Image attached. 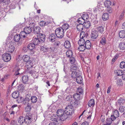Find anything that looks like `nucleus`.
<instances>
[{
  "instance_id": "obj_1",
  "label": "nucleus",
  "mask_w": 125,
  "mask_h": 125,
  "mask_svg": "<svg viewBox=\"0 0 125 125\" xmlns=\"http://www.w3.org/2000/svg\"><path fill=\"white\" fill-rule=\"evenodd\" d=\"M57 115L60 118V120L58 119V121L61 122L66 120L68 117V115L63 110L59 109L57 112Z\"/></svg>"
},
{
  "instance_id": "obj_2",
  "label": "nucleus",
  "mask_w": 125,
  "mask_h": 125,
  "mask_svg": "<svg viewBox=\"0 0 125 125\" xmlns=\"http://www.w3.org/2000/svg\"><path fill=\"white\" fill-rule=\"evenodd\" d=\"M33 115L30 112L26 113L25 116V123L27 125H29L33 121Z\"/></svg>"
},
{
  "instance_id": "obj_3",
  "label": "nucleus",
  "mask_w": 125,
  "mask_h": 125,
  "mask_svg": "<svg viewBox=\"0 0 125 125\" xmlns=\"http://www.w3.org/2000/svg\"><path fill=\"white\" fill-rule=\"evenodd\" d=\"M55 33L56 36L58 38H61L64 35V31L61 27L57 28L55 30Z\"/></svg>"
},
{
  "instance_id": "obj_4",
  "label": "nucleus",
  "mask_w": 125,
  "mask_h": 125,
  "mask_svg": "<svg viewBox=\"0 0 125 125\" xmlns=\"http://www.w3.org/2000/svg\"><path fill=\"white\" fill-rule=\"evenodd\" d=\"M68 115H71L74 112L73 107L72 106L68 105L65 108L64 110Z\"/></svg>"
},
{
  "instance_id": "obj_5",
  "label": "nucleus",
  "mask_w": 125,
  "mask_h": 125,
  "mask_svg": "<svg viewBox=\"0 0 125 125\" xmlns=\"http://www.w3.org/2000/svg\"><path fill=\"white\" fill-rule=\"evenodd\" d=\"M11 59L10 55L8 53L3 54L2 56V59L5 62L9 61Z\"/></svg>"
},
{
  "instance_id": "obj_6",
  "label": "nucleus",
  "mask_w": 125,
  "mask_h": 125,
  "mask_svg": "<svg viewBox=\"0 0 125 125\" xmlns=\"http://www.w3.org/2000/svg\"><path fill=\"white\" fill-rule=\"evenodd\" d=\"M88 34L87 31L84 32V31H82L80 34V38L84 39V40L87 38Z\"/></svg>"
},
{
  "instance_id": "obj_7",
  "label": "nucleus",
  "mask_w": 125,
  "mask_h": 125,
  "mask_svg": "<svg viewBox=\"0 0 125 125\" xmlns=\"http://www.w3.org/2000/svg\"><path fill=\"white\" fill-rule=\"evenodd\" d=\"M119 48L121 50H125V41L121 42L119 44Z\"/></svg>"
},
{
  "instance_id": "obj_8",
  "label": "nucleus",
  "mask_w": 125,
  "mask_h": 125,
  "mask_svg": "<svg viewBox=\"0 0 125 125\" xmlns=\"http://www.w3.org/2000/svg\"><path fill=\"white\" fill-rule=\"evenodd\" d=\"M57 37L56 35H55L54 34H52L49 37L50 41L52 42H54Z\"/></svg>"
},
{
  "instance_id": "obj_9",
  "label": "nucleus",
  "mask_w": 125,
  "mask_h": 125,
  "mask_svg": "<svg viewBox=\"0 0 125 125\" xmlns=\"http://www.w3.org/2000/svg\"><path fill=\"white\" fill-rule=\"evenodd\" d=\"M70 104H71L70 106H72L73 107V106L75 107L77 106L78 105V102L77 100L74 99L72 100L70 102Z\"/></svg>"
},
{
  "instance_id": "obj_10",
  "label": "nucleus",
  "mask_w": 125,
  "mask_h": 125,
  "mask_svg": "<svg viewBox=\"0 0 125 125\" xmlns=\"http://www.w3.org/2000/svg\"><path fill=\"white\" fill-rule=\"evenodd\" d=\"M33 64L31 61H30L26 63V68L28 69H30L32 67Z\"/></svg>"
},
{
  "instance_id": "obj_11",
  "label": "nucleus",
  "mask_w": 125,
  "mask_h": 125,
  "mask_svg": "<svg viewBox=\"0 0 125 125\" xmlns=\"http://www.w3.org/2000/svg\"><path fill=\"white\" fill-rule=\"evenodd\" d=\"M50 23L48 21L45 22L44 21H42L40 22L39 24L40 26L44 27L45 26H48Z\"/></svg>"
},
{
  "instance_id": "obj_12",
  "label": "nucleus",
  "mask_w": 125,
  "mask_h": 125,
  "mask_svg": "<svg viewBox=\"0 0 125 125\" xmlns=\"http://www.w3.org/2000/svg\"><path fill=\"white\" fill-rule=\"evenodd\" d=\"M41 28L39 26H37L34 27L33 31L35 34H38L40 32Z\"/></svg>"
},
{
  "instance_id": "obj_13",
  "label": "nucleus",
  "mask_w": 125,
  "mask_h": 125,
  "mask_svg": "<svg viewBox=\"0 0 125 125\" xmlns=\"http://www.w3.org/2000/svg\"><path fill=\"white\" fill-rule=\"evenodd\" d=\"M26 120L25 118L24 117L21 116L18 118V121L19 123L21 124L23 123L24 122H25Z\"/></svg>"
},
{
  "instance_id": "obj_14",
  "label": "nucleus",
  "mask_w": 125,
  "mask_h": 125,
  "mask_svg": "<svg viewBox=\"0 0 125 125\" xmlns=\"http://www.w3.org/2000/svg\"><path fill=\"white\" fill-rule=\"evenodd\" d=\"M98 32L96 31H93L91 34V38L93 39L96 38L98 36Z\"/></svg>"
},
{
  "instance_id": "obj_15",
  "label": "nucleus",
  "mask_w": 125,
  "mask_h": 125,
  "mask_svg": "<svg viewBox=\"0 0 125 125\" xmlns=\"http://www.w3.org/2000/svg\"><path fill=\"white\" fill-rule=\"evenodd\" d=\"M15 48L13 44H10L8 48V51L12 53L14 51Z\"/></svg>"
},
{
  "instance_id": "obj_16",
  "label": "nucleus",
  "mask_w": 125,
  "mask_h": 125,
  "mask_svg": "<svg viewBox=\"0 0 125 125\" xmlns=\"http://www.w3.org/2000/svg\"><path fill=\"white\" fill-rule=\"evenodd\" d=\"M24 30L26 34H29L32 31L31 28L28 27H25L24 29Z\"/></svg>"
},
{
  "instance_id": "obj_17",
  "label": "nucleus",
  "mask_w": 125,
  "mask_h": 125,
  "mask_svg": "<svg viewBox=\"0 0 125 125\" xmlns=\"http://www.w3.org/2000/svg\"><path fill=\"white\" fill-rule=\"evenodd\" d=\"M76 81L78 83L80 84L82 82L83 78L79 74L76 78Z\"/></svg>"
},
{
  "instance_id": "obj_18",
  "label": "nucleus",
  "mask_w": 125,
  "mask_h": 125,
  "mask_svg": "<svg viewBox=\"0 0 125 125\" xmlns=\"http://www.w3.org/2000/svg\"><path fill=\"white\" fill-rule=\"evenodd\" d=\"M22 80L24 83H26L28 80V77L27 75H24L22 77Z\"/></svg>"
},
{
  "instance_id": "obj_19",
  "label": "nucleus",
  "mask_w": 125,
  "mask_h": 125,
  "mask_svg": "<svg viewBox=\"0 0 125 125\" xmlns=\"http://www.w3.org/2000/svg\"><path fill=\"white\" fill-rule=\"evenodd\" d=\"M84 44L86 48V49H90L91 48V43L90 42L89 40H87L86 42H85Z\"/></svg>"
},
{
  "instance_id": "obj_20",
  "label": "nucleus",
  "mask_w": 125,
  "mask_h": 125,
  "mask_svg": "<svg viewBox=\"0 0 125 125\" xmlns=\"http://www.w3.org/2000/svg\"><path fill=\"white\" fill-rule=\"evenodd\" d=\"M97 31L101 33H102L104 31V28L102 26H100L97 27Z\"/></svg>"
},
{
  "instance_id": "obj_21",
  "label": "nucleus",
  "mask_w": 125,
  "mask_h": 125,
  "mask_svg": "<svg viewBox=\"0 0 125 125\" xmlns=\"http://www.w3.org/2000/svg\"><path fill=\"white\" fill-rule=\"evenodd\" d=\"M109 15L107 13H104L102 16V19L104 21H105L109 19Z\"/></svg>"
},
{
  "instance_id": "obj_22",
  "label": "nucleus",
  "mask_w": 125,
  "mask_h": 125,
  "mask_svg": "<svg viewBox=\"0 0 125 125\" xmlns=\"http://www.w3.org/2000/svg\"><path fill=\"white\" fill-rule=\"evenodd\" d=\"M119 36L120 38H125V31H121L119 33Z\"/></svg>"
},
{
  "instance_id": "obj_23",
  "label": "nucleus",
  "mask_w": 125,
  "mask_h": 125,
  "mask_svg": "<svg viewBox=\"0 0 125 125\" xmlns=\"http://www.w3.org/2000/svg\"><path fill=\"white\" fill-rule=\"evenodd\" d=\"M72 72V73L71 74V76L73 78H76L79 75V74H78L77 73L76 71Z\"/></svg>"
},
{
  "instance_id": "obj_24",
  "label": "nucleus",
  "mask_w": 125,
  "mask_h": 125,
  "mask_svg": "<svg viewBox=\"0 0 125 125\" xmlns=\"http://www.w3.org/2000/svg\"><path fill=\"white\" fill-rule=\"evenodd\" d=\"M35 44L32 43H31L29 44L27 46L28 48L31 51L35 47Z\"/></svg>"
},
{
  "instance_id": "obj_25",
  "label": "nucleus",
  "mask_w": 125,
  "mask_h": 125,
  "mask_svg": "<svg viewBox=\"0 0 125 125\" xmlns=\"http://www.w3.org/2000/svg\"><path fill=\"white\" fill-rule=\"evenodd\" d=\"M40 42H41V41L39 38H34L33 41V43L35 45H36L38 44Z\"/></svg>"
},
{
  "instance_id": "obj_26",
  "label": "nucleus",
  "mask_w": 125,
  "mask_h": 125,
  "mask_svg": "<svg viewBox=\"0 0 125 125\" xmlns=\"http://www.w3.org/2000/svg\"><path fill=\"white\" fill-rule=\"evenodd\" d=\"M21 37L20 35L16 34L14 37V40L16 42H19L20 39Z\"/></svg>"
},
{
  "instance_id": "obj_27",
  "label": "nucleus",
  "mask_w": 125,
  "mask_h": 125,
  "mask_svg": "<svg viewBox=\"0 0 125 125\" xmlns=\"http://www.w3.org/2000/svg\"><path fill=\"white\" fill-rule=\"evenodd\" d=\"M117 102L120 105L123 104L125 103V100L124 99L121 97L118 100Z\"/></svg>"
},
{
  "instance_id": "obj_28",
  "label": "nucleus",
  "mask_w": 125,
  "mask_h": 125,
  "mask_svg": "<svg viewBox=\"0 0 125 125\" xmlns=\"http://www.w3.org/2000/svg\"><path fill=\"white\" fill-rule=\"evenodd\" d=\"M85 42L84 39L80 38V39H79L78 43L79 45H84Z\"/></svg>"
},
{
  "instance_id": "obj_29",
  "label": "nucleus",
  "mask_w": 125,
  "mask_h": 125,
  "mask_svg": "<svg viewBox=\"0 0 125 125\" xmlns=\"http://www.w3.org/2000/svg\"><path fill=\"white\" fill-rule=\"evenodd\" d=\"M54 122L50 123L48 125H58V121L57 119L54 118Z\"/></svg>"
},
{
  "instance_id": "obj_30",
  "label": "nucleus",
  "mask_w": 125,
  "mask_h": 125,
  "mask_svg": "<svg viewBox=\"0 0 125 125\" xmlns=\"http://www.w3.org/2000/svg\"><path fill=\"white\" fill-rule=\"evenodd\" d=\"M91 25V23L89 21H85L83 24V26L86 28H89Z\"/></svg>"
},
{
  "instance_id": "obj_31",
  "label": "nucleus",
  "mask_w": 125,
  "mask_h": 125,
  "mask_svg": "<svg viewBox=\"0 0 125 125\" xmlns=\"http://www.w3.org/2000/svg\"><path fill=\"white\" fill-rule=\"evenodd\" d=\"M89 106L91 107L92 106L93 107L94 105V100L93 99L90 100L88 103Z\"/></svg>"
},
{
  "instance_id": "obj_32",
  "label": "nucleus",
  "mask_w": 125,
  "mask_h": 125,
  "mask_svg": "<svg viewBox=\"0 0 125 125\" xmlns=\"http://www.w3.org/2000/svg\"><path fill=\"white\" fill-rule=\"evenodd\" d=\"M115 73L118 76H121L123 74L122 71L120 70H117L115 71Z\"/></svg>"
},
{
  "instance_id": "obj_33",
  "label": "nucleus",
  "mask_w": 125,
  "mask_h": 125,
  "mask_svg": "<svg viewBox=\"0 0 125 125\" xmlns=\"http://www.w3.org/2000/svg\"><path fill=\"white\" fill-rule=\"evenodd\" d=\"M19 93L18 92H13L12 94V97L16 99L18 97Z\"/></svg>"
},
{
  "instance_id": "obj_34",
  "label": "nucleus",
  "mask_w": 125,
  "mask_h": 125,
  "mask_svg": "<svg viewBox=\"0 0 125 125\" xmlns=\"http://www.w3.org/2000/svg\"><path fill=\"white\" fill-rule=\"evenodd\" d=\"M64 46L66 48H69L71 47L70 43L69 41H66L64 43Z\"/></svg>"
},
{
  "instance_id": "obj_35",
  "label": "nucleus",
  "mask_w": 125,
  "mask_h": 125,
  "mask_svg": "<svg viewBox=\"0 0 125 125\" xmlns=\"http://www.w3.org/2000/svg\"><path fill=\"white\" fill-rule=\"evenodd\" d=\"M66 54L68 58H70L72 57L73 55L72 52L71 50H69L66 52Z\"/></svg>"
},
{
  "instance_id": "obj_36",
  "label": "nucleus",
  "mask_w": 125,
  "mask_h": 125,
  "mask_svg": "<svg viewBox=\"0 0 125 125\" xmlns=\"http://www.w3.org/2000/svg\"><path fill=\"white\" fill-rule=\"evenodd\" d=\"M74 99L77 100L80 98V95L78 93H75L73 95Z\"/></svg>"
},
{
  "instance_id": "obj_37",
  "label": "nucleus",
  "mask_w": 125,
  "mask_h": 125,
  "mask_svg": "<svg viewBox=\"0 0 125 125\" xmlns=\"http://www.w3.org/2000/svg\"><path fill=\"white\" fill-rule=\"evenodd\" d=\"M69 25L67 24H64L62 26V27L61 28L63 29V30L66 31V30L68 29L69 28Z\"/></svg>"
},
{
  "instance_id": "obj_38",
  "label": "nucleus",
  "mask_w": 125,
  "mask_h": 125,
  "mask_svg": "<svg viewBox=\"0 0 125 125\" xmlns=\"http://www.w3.org/2000/svg\"><path fill=\"white\" fill-rule=\"evenodd\" d=\"M104 5L107 7H109L111 4V2L109 0L105 1L104 2Z\"/></svg>"
},
{
  "instance_id": "obj_39",
  "label": "nucleus",
  "mask_w": 125,
  "mask_h": 125,
  "mask_svg": "<svg viewBox=\"0 0 125 125\" xmlns=\"http://www.w3.org/2000/svg\"><path fill=\"white\" fill-rule=\"evenodd\" d=\"M83 24L82 25V24L78 25L77 26V29L79 31H81L83 29Z\"/></svg>"
},
{
  "instance_id": "obj_40",
  "label": "nucleus",
  "mask_w": 125,
  "mask_h": 125,
  "mask_svg": "<svg viewBox=\"0 0 125 125\" xmlns=\"http://www.w3.org/2000/svg\"><path fill=\"white\" fill-rule=\"evenodd\" d=\"M39 39L41 41V42H43L45 40V35H44L40 34V35Z\"/></svg>"
},
{
  "instance_id": "obj_41",
  "label": "nucleus",
  "mask_w": 125,
  "mask_h": 125,
  "mask_svg": "<svg viewBox=\"0 0 125 125\" xmlns=\"http://www.w3.org/2000/svg\"><path fill=\"white\" fill-rule=\"evenodd\" d=\"M30 100V99H29V98L26 97L24 99L23 102L24 104H27L28 105V104H30V103L29 102Z\"/></svg>"
},
{
  "instance_id": "obj_42",
  "label": "nucleus",
  "mask_w": 125,
  "mask_h": 125,
  "mask_svg": "<svg viewBox=\"0 0 125 125\" xmlns=\"http://www.w3.org/2000/svg\"><path fill=\"white\" fill-rule=\"evenodd\" d=\"M85 21L82 18H79L78 20V22L79 23V24H82V25L83 24Z\"/></svg>"
},
{
  "instance_id": "obj_43",
  "label": "nucleus",
  "mask_w": 125,
  "mask_h": 125,
  "mask_svg": "<svg viewBox=\"0 0 125 125\" xmlns=\"http://www.w3.org/2000/svg\"><path fill=\"white\" fill-rule=\"evenodd\" d=\"M31 109V106L30 104H28L27 106L25 108V111L26 112H30Z\"/></svg>"
},
{
  "instance_id": "obj_44",
  "label": "nucleus",
  "mask_w": 125,
  "mask_h": 125,
  "mask_svg": "<svg viewBox=\"0 0 125 125\" xmlns=\"http://www.w3.org/2000/svg\"><path fill=\"white\" fill-rule=\"evenodd\" d=\"M78 69V68L76 65L74 64L72 65L71 67V71H76Z\"/></svg>"
},
{
  "instance_id": "obj_45",
  "label": "nucleus",
  "mask_w": 125,
  "mask_h": 125,
  "mask_svg": "<svg viewBox=\"0 0 125 125\" xmlns=\"http://www.w3.org/2000/svg\"><path fill=\"white\" fill-rule=\"evenodd\" d=\"M79 46H80L78 49L80 50V51H83L85 50L86 47L85 45H81Z\"/></svg>"
},
{
  "instance_id": "obj_46",
  "label": "nucleus",
  "mask_w": 125,
  "mask_h": 125,
  "mask_svg": "<svg viewBox=\"0 0 125 125\" xmlns=\"http://www.w3.org/2000/svg\"><path fill=\"white\" fill-rule=\"evenodd\" d=\"M31 100L32 103H35L37 101V98L35 96H33L31 97Z\"/></svg>"
},
{
  "instance_id": "obj_47",
  "label": "nucleus",
  "mask_w": 125,
  "mask_h": 125,
  "mask_svg": "<svg viewBox=\"0 0 125 125\" xmlns=\"http://www.w3.org/2000/svg\"><path fill=\"white\" fill-rule=\"evenodd\" d=\"M116 83L118 85L121 86L122 85V80L121 79H117L116 82Z\"/></svg>"
},
{
  "instance_id": "obj_48",
  "label": "nucleus",
  "mask_w": 125,
  "mask_h": 125,
  "mask_svg": "<svg viewBox=\"0 0 125 125\" xmlns=\"http://www.w3.org/2000/svg\"><path fill=\"white\" fill-rule=\"evenodd\" d=\"M30 57L27 55H25L24 57L23 60L24 61L26 62L30 61Z\"/></svg>"
},
{
  "instance_id": "obj_49",
  "label": "nucleus",
  "mask_w": 125,
  "mask_h": 125,
  "mask_svg": "<svg viewBox=\"0 0 125 125\" xmlns=\"http://www.w3.org/2000/svg\"><path fill=\"white\" fill-rule=\"evenodd\" d=\"M27 34L24 31H23L21 32L20 35L21 36V37L24 38L26 37Z\"/></svg>"
},
{
  "instance_id": "obj_50",
  "label": "nucleus",
  "mask_w": 125,
  "mask_h": 125,
  "mask_svg": "<svg viewBox=\"0 0 125 125\" xmlns=\"http://www.w3.org/2000/svg\"><path fill=\"white\" fill-rule=\"evenodd\" d=\"M100 43L102 45H105L106 43V41L105 37H103L100 41Z\"/></svg>"
},
{
  "instance_id": "obj_51",
  "label": "nucleus",
  "mask_w": 125,
  "mask_h": 125,
  "mask_svg": "<svg viewBox=\"0 0 125 125\" xmlns=\"http://www.w3.org/2000/svg\"><path fill=\"white\" fill-rule=\"evenodd\" d=\"M113 115L117 117L119 116V114L118 111L115 110L114 112Z\"/></svg>"
},
{
  "instance_id": "obj_52",
  "label": "nucleus",
  "mask_w": 125,
  "mask_h": 125,
  "mask_svg": "<svg viewBox=\"0 0 125 125\" xmlns=\"http://www.w3.org/2000/svg\"><path fill=\"white\" fill-rule=\"evenodd\" d=\"M82 18L85 21L86 20L89 18L88 15L87 14H84L82 16Z\"/></svg>"
},
{
  "instance_id": "obj_53",
  "label": "nucleus",
  "mask_w": 125,
  "mask_h": 125,
  "mask_svg": "<svg viewBox=\"0 0 125 125\" xmlns=\"http://www.w3.org/2000/svg\"><path fill=\"white\" fill-rule=\"evenodd\" d=\"M125 108L124 107L121 106L119 107V110L120 112L123 113L125 110Z\"/></svg>"
},
{
  "instance_id": "obj_54",
  "label": "nucleus",
  "mask_w": 125,
  "mask_h": 125,
  "mask_svg": "<svg viewBox=\"0 0 125 125\" xmlns=\"http://www.w3.org/2000/svg\"><path fill=\"white\" fill-rule=\"evenodd\" d=\"M112 121L110 118L107 119L106 121V122L107 125H109L111 124L112 122Z\"/></svg>"
},
{
  "instance_id": "obj_55",
  "label": "nucleus",
  "mask_w": 125,
  "mask_h": 125,
  "mask_svg": "<svg viewBox=\"0 0 125 125\" xmlns=\"http://www.w3.org/2000/svg\"><path fill=\"white\" fill-rule=\"evenodd\" d=\"M66 99L67 101H70L73 100V97L71 95H68L66 98Z\"/></svg>"
},
{
  "instance_id": "obj_56",
  "label": "nucleus",
  "mask_w": 125,
  "mask_h": 125,
  "mask_svg": "<svg viewBox=\"0 0 125 125\" xmlns=\"http://www.w3.org/2000/svg\"><path fill=\"white\" fill-rule=\"evenodd\" d=\"M120 67L121 68H123L125 67V62H121L120 64Z\"/></svg>"
},
{
  "instance_id": "obj_57",
  "label": "nucleus",
  "mask_w": 125,
  "mask_h": 125,
  "mask_svg": "<svg viewBox=\"0 0 125 125\" xmlns=\"http://www.w3.org/2000/svg\"><path fill=\"white\" fill-rule=\"evenodd\" d=\"M70 62L72 64L73 63L75 62V60L74 57H71L70 58Z\"/></svg>"
},
{
  "instance_id": "obj_58",
  "label": "nucleus",
  "mask_w": 125,
  "mask_h": 125,
  "mask_svg": "<svg viewBox=\"0 0 125 125\" xmlns=\"http://www.w3.org/2000/svg\"><path fill=\"white\" fill-rule=\"evenodd\" d=\"M2 1L4 4H8L10 2V0H2Z\"/></svg>"
},
{
  "instance_id": "obj_59",
  "label": "nucleus",
  "mask_w": 125,
  "mask_h": 125,
  "mask_svg": "<svg viewBox=\"0 0 125 125\" xmlns=\"http://www.w3.org/2000/svg\"><path fill=\"white\" fill-rule=\"evenodd\" d=\"M24 99L22 97H20L18 98L17 101H18L19 103H22Z\"/></svg>"
},
{
  "instance_id": "obj_60",
  "label": "nucleus",
  "mask_w": 125,
  "mask_h": 125,
  "mask_svg": "<svg viewBox=\"0 0 125 125\" xmlns=\"http://www.w3.org/2000/svg\"><path fill=\"white\" fill-rule=\"evenodd\" d=\"M16 121L14 120H12L10 123V125H17Z\"/></svg>"
},
{
  "instance_id": "obj_61",
  "label": "nucleus",
  "mask_w": 125,
  "mask_h": 125,
  "mask_svg": "<svg viewBox=\"0 0 125 125\" xmlns=\"http://www.w3.org/2000/svg\"><path fill=\"white\" fill-rule=\"evenodd\" d=\"M60 43L58 41L55 42L54 44L55 46L56 47H58L60 44Z\"/></svg>"
},
{
  "instance_id": "obj_62",
  "label": "nucleus",
  "mask_w": 125,
  "mask_h": 125,
  "mask_svg": "<svg viewBox=\"0 0 125 125\" xmlns=\"http://www.w3.org/2000/svg\"><path fill=\"white\" fill-rule=\"evenodd\" d=\"M54 48L52 46L50 48H47V49L49 51H50V52H52L53 51V50Z\"/></svg>"
},
{
  "instance_id": "obj_63",
  "label": "nucleus",
  "mask_w": 125,
  "mask_h": 125,
  "mask_svg": "<svg viewBox=\"0 0 125 125\" xmlns=\"http://www.w3.org/2000/svg\"><path fill=\"white\" fill-rule=\"evenodd\" d=\"M117 117L115 116L113 114L111 115L110 119H111L112 121H113Z\"/></svg>"
},
{
  "instance_id": "obj_64",
  "label": "nucleus",
  "mask_w": 125,
  "mask_h": 125,
  "mask_svg": "<svg viewBox=\"0 0 125 125\" xmlns=\"http://www.w3.org/2000/svg\"><path fill=\"white\" fill-rule=\"evenodd\" d=\"M125 12L124 11H123L122 13H121L119 17V19L120 20H122L123 18V17L124 16Z\"/></svg>"
}]
</instances>
